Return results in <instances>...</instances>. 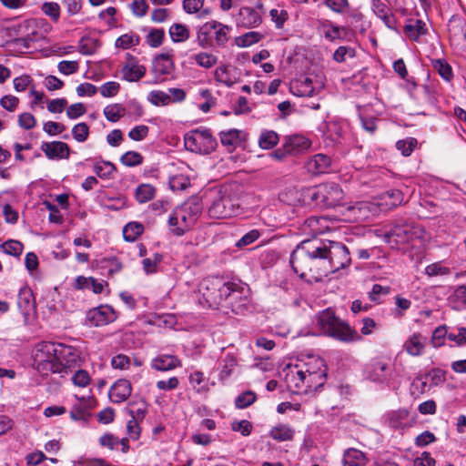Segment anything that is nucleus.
Wrapping results in <instances>:
<instances>
[{
  "label": "nucleus",
  "mask_w": 466,
  "mask_h": 466,
  "mask_svg": "<svg viewBox=\"0 0 466 466\" xmlns=\"http://www.w3.org/2000/svg\"><path fill=\"white\" fill-rule=\"evenodd\" d=\"M350 260L344 244L316 238L301 241L290 257L294 271L302 279L309 277L315 281L348 267Z\"/></svg>",
  "instance_id": "f257e3e1"
},
{
  "label": "nucleus",
  "mask_w": 466,
  "mask_h": 466,
  "mask_svg": "<svg viewBox=\"0 0 466 466\" xmlns=\"http://www.w3.org/2000/svg\"><path fill=\"white\" fill-rule=\"evenodd\" d=\"M80 361V352L72 346L43 341L34 351V366L43 376L50 373L66 374Z\"/></svg>",
  "instance_id": "f03ea898"
},
{
  "label": "nucleus",
  "mask_w": 466,
  "mask_h": 466,
  "mask_svg": "<svg viewBox=\"0 0 466 466\" xmlns=\"http://www.w3.org/2000/svg\"><path fill=\"white\" fill-rule=\"evenodd\" d=\"M317 324L323 334L342 342H352L360 339L358 332L338 317L330 309H325L317 316Z\"/></svg>",
  "instance_id": "7ed1b4c3"
},
{
  "label": "nucleus",
  "mask_w": 466,
  "mask_h": 466,
  "mask_svg": "<svg viewBox=\"0 0 466 466\" xmlns=\"http://www.w3.org/2000/svg\"><path fill=\"white\" fill-rule=\"evenodd\" d=\"M202 206L198 198H191L177 207L168 218L171 230L177 236L183 235L198 220Z\"/></svg>",
  "instance_id": "20e7f679"
},
{
  "label": "nucleus",
  "mask_w": 466,
  "mask_h": 466,
  "mask_svg": "<svg viewBox=\"0 0 466 466\" xmlns=\"http://www.w3.org/2000/svg\"><path fill=\"white\" fill-rule=\"evenodd\" d=\"M210 204L208 208L209 217L213 218H227L237 213L238 205L230 196L227 187L213 189L209 192Z\"/></svg>",
  "instance_id": "39448f33"
},
{
  "label": "nucleus",
  "mask_w": 466,
  "mask_h": 466,
  "mask_svg": "<svg viewBox=\"0 0 466 466\" xmlns=\"http://www.w3.org/2000/svg\"><path fill=\"white\" fill-rule=\"evenodd\" d=\"M184 144L187 150L199 154H209L215 150L217 140L208 129H195L184 137Z\"/></svg>",
  "instance_id": "423d86ee"
},
{
  "label": "nucleus",
  "mask_w": 466,
  "mask_h": 466,
  "mask_svg": "<svg viewBox=\"0 0 466 466\" xmlns=\"http://www.w3.org/2000/svg\"><path fill=\"white\" fill-rule=\"evenodd\" d=\"M311 198L326 207H335L343 198V191L334 183H325L318 186L311 195Z\"/></svg>",
  "instance_id": "0eeeda50"
},
{
  "label": "nucleus",
  "mask_w": 466,
  "mask_h": 466,
  "mask_svg": "<svg viewBox=\"0 0 466 466\" xmlns=\"http://www.w3.org/2000/svg\"><path fill=\"white\" fill-rule=\"evenodd\" d=\"M421 230L418 227L410 224L397 225L390 228L385 235L387 242L392 247L411 242L420 237Z\"/></svg>",
  "instance_id": "6e6552de"
},
{
  "label": "nucleus",
  "mask_w": 466,
  "mask_h": 466,
  "mask_svg": "<svg viewBox=\"0 0 466 466\" xmlns=\"http://www.w3.org/2000/svg\"><path fill=\"white\" fill-rule=\"evenodd\" d=\"M116 314L112 307L101 305L86 312V322L89 326L101 327L113 322Z\"/></svg>",
  "instance_id": "1a4fd4ad"
},
{
  "label": "nucleus",
  "mask_w": 466,
  "mask_h": 466,
  "mask_svg": "<svg viewBox=\"0 0 466 466\" xmlns=\"http://www.w3.org/2000/svg\"><path fill=\"white\" fill-rule=\"evenodd\" d=\"M127 64L122 67V78L128 82H137L145 76L147 68L138 63L137 59L130 54H127Z\"/></svg>",
  "instance_id": "9d476101"
},
{
  "label": "nucleus",
  "mask_w": 466,
  "mask_h": 466,
  "mask_svg": "<svg viewBox=\"0 0 466 466\" xmlns=\"http://www.w3.org/2000/svg\"><path fill=\"white\" fill-rule=\"evenodd\" d=\"M316 367L318 370H310L309 369H304L305 380H306V390H317L321 387L326 380V367L324 361L321 359H316Z\"/></svg>",
  "instance_id": "9b49d317"
},
{
  "label": "nucleus",
  "mask_w": 466,
  "mask_h": 466,
  "mask_svg": "<svg viewBox=\"0 0 466 466\" xmlns=\"http://www.w3.org/2000/svg\"><path fill=\"white\" fill-rule=\"evenodd\" d=\"M17 306L27 322L29 317L35 313V301L33 292L28 288H22L18 293Z\"/></svg>",
  "instance_id": "f8f14e48"
},
{
  "label": "nucleus",
  "mask_w": 466,
  "mask_h": 466,
  "mask_svg": "<svg viewBox=\"0 0 466 466\" xmlns=\"http://www.w3.org/2000/svg\"><path fill=\"white\" fill-rule=\"evenodd\" d=\"M96 405L94 398L78 399V403L74 404L70 410V418L74 420H86L89 416V410H93Z\"/></svg>",
  "instance_id": "ddd939ff"
},
{
  "label": "nucleus",
  "mask_w": 466,
  "mask_h": 466,
  "mask_svg": "<svg viewBox=\"0 0 466 466\" xmlns=\"http://www.w3.org/2000/svg\"><path fill=\"white\" fill-rule=\"evenodd\" d=\"M132 386L129 380L120 379L116 380L110 388L109 398L112 402L122 403L130 396Z\"/></svg>",
  "instance_id": "4468645a"
},
{
  "label": "nucleus",
  "mask_w": 466,
  "mask_h": 466,
  "mask_svg": "<svg viewBox=\"0 0 466 466\" xmlns=\"http://www.w3.org/2000/svg\"><path fill=\"white\" fill-rule=\"evenodd\" d=\"M208 28L212 29L216 45L219 47L225 46L229 39L228 35L232 29L231 26L211 20L204 24V29L207 30Z\"/></svg>",
  "instance_id": "2eb2a0df"
},
{
  "label": "nucleus",
  "mask_w": 466,
  "mask_h": 466,
  "mask_svg": "<svg viewBox=\"0 0 466 466\" xmlns=\"http://www.w3.org/2000/svg\"><path fill=\"white\" fill-rule=\"evenodd\" d=\"M310 141L301 135H293L286 137L283 144V150L285 154L297 155L310 147Z\"/></svg>",
  "instance_id": "dca6fc26"
},
{
  "label": "nucleus",
  "mask_w": 466,
  "mask_h": 466,
  "mask_svg": "<svg viewBox=\"0 0 466 466\" xmlns=\"http://www.w3.org/2000/svg\"><path fill=\"white\" fill-rule=\"evenodd\" d=\"M41 149L45 152L46 156L50 158H68L70 155V148L66 143L61 141L44 142Z\"/></svg>",
  "instance_id": "f3484780"
},
{
  "label": "nucleus",
  "mask_w": 466,
  "mask_h": 466,
  "mask_svg": "<svg viewBox=\"0 0 466 466\" xmlns=\"http://www.w3.org/2000/svg\"><path fill=\"white\" fill-rule=\"evenodd\" d=\"M150 366L158 371H168L180 367L181 361L175 355L160 354L152 359Z\"/></svg>",
  "instance_id": "a211bd4d"
},
{
  "label": "nucleus",
  "mask_w": 466,
  "mask_h": 466,
  "mask_svg": "<svg viewBox=\"0 0 466 466\" xmlns=\"http://www.w3.org/2000/svg\"><path fill=\"white\" fill-rule=\"evenodd\" d=\"M427 339L420 333L412 334L403 344L406 352L413 357L423 354Z\"/></svg>",
  "instance_id": "6ab92c4d"
},
{
  "label": "nucleus",
  "mask_w": 466,
  "mask_h": 466,
  "mask_svg": "<svg viewBox=\"0 0 466 466\" xmlns=\"http://www.w3.org/2000/svg\"><path fill=\"white\" fill-rule=\"evenodd\" d=\"M450 37L460 43L466 40V21L460 16H452L448 24Z\"/></svg>",
  "instance_id": "aec40b11"
},
{
  "label": "nucleus",
  "mask_w": 466,
  "mask_h": 466,
  "mask_svg": "<svg viewBox=\"0 0 466 466\" xmlns=\"http://www.w3.org/2000/svg\"><path fill=\"white\" fill-rule=\"evenodd\" d=\"M330 163L329 157L324 154H317L308 160L306 167L312 174H321L328 171Z\"/></svg>",
  "instance_id": "412c9836"
},
{
  "label": "nucleus",
  "mask_w": 466,
  "mask_h": 466,
  "mask_svg": "<svg viewBox=\"0 0 466 466\" xmlns=\"http://www.w3.org/2000/svg\"><path fill=\"white\" fill-rule=\"evenodd\" d=\"M239 23L247 27L252 28L260 25L262 19L259 13L252 7H241L238 13Z\"/></svg>",
  "instance_id": "4be33fe9"
},
{
  "label": "nucleus",
  "mask_w": 466,
  "mask_h": 466,
  "mask_svg": "<svg viewBox=\"0 0 466 466\" xmlns=\"http://www.w3.org/2000/svg\"><path fill=\"white\" fill-rule=\"evenodd\" d=\"M153 72L156 75L166 76L171 74L174 69V63L170 55L160 54L153 61Z\"/></svg>",
  "instance_id": "5701e85b"
},
{
  "label": "nucleus",
  "mask_w": 466,
  "mask_h": 466,
  "mask_svg": "<svg viewBox=\"0 0 466 466\" xmlns=\"http://www.w3.org/2000/svg\"><path fill=\"white\" fill-rule=\"evenodd\" d=\"M328 229V220L323 217H310L303 225V231L308 234L319 235Z\"/></svg>",
  "instance_id": "b1692460"
},
{
  "label": "nucleus",
  "mask_w": 466,
  "mask_h": 466,
  "mask_svg": "<svg viewBox=\"0 0 466 466\" xmlns=\"http://www.w3.org/2000/svg\"><path fill=\"white\" fill-rule=\"evenodd\" d=\"M218 279H204L200 284L199 291L208 307H218V303L214 302L211 297L218 295Z\"/></svg>",
  "instance_id": "393cba45"
},
{
  "label": "nucleus",
  "mask_w": 466,
  "mask_h": 466,
  "mask_svg": "<svg viewBox=\"0 0 466 466\" xmlns=\"http://www.w3.org/2000/svg\"><path fill=\"white\" fill-rule=\"evenodd\" d=\"M305 374L306 372H304L303 368L299 369L296 366L295 368L290 369L286 376L289 387H293L297 390H300L303 387L306 388Z\"/></svg>",
  "instance_id": "a878e982"
},
{
  "label": "nucleus",
  "mask_w": 466,
  "mask_h": 466,
  "mask_svg": "<svg viewBox=\"0 0 466 466\" xmlns=\"http://www.w3.org/2000/svg\"><path fill=\"white\" fill-rule=\"evenodd\" d=\"M106 285L105 281H96L94 278L77 277L76 279V287L80 289H90L95 294L102 293L104 287Z\"/></svg>",
  "instance_id": "bb28decb"
},
{
  "label": "nucleus",
  "mask_w": 466,
  "mask_h": 466,
  "mask_svg": "<svg viewBox=\"0 0 466 466\" xmlns=\"http://www.w3.org/2000/svg\"><path fill=\"white\" fill-rule=\"evenodd\" d=\"M218 295L211 297L214 302L218 303V306L226 307L228 306V299L231 294L232 289H234L233 282H222L218 279Z\"/></svg>",
  "instance_id": "cd10ccee"
},
{
  "label": "nucleus",
  "mask_w": 466,
  "mask_h": 466,
  "mask_svg": "<svg viewBox=\"0 0 466 466\" xmlns=\"http://www.w3.org/2000/svg\"><path fill=\"white\" fill-rule=\"evenodd\" d=\"M390 366L388 363L383 361H377L370 367V370L368 372V378L373 381L381 382L389 376Z\"/></svg>",
  "instance_id": "c85d7f7f"
},
{
  "label": "nucleus",
  "mask_w": 466,
  "mask_h": 466,
  "mask_svg": "<svg viewBox=\"0 0 466 466\" xmlns=\"http://www.w3.org/2000/svg\"><path fill=\"white\" fill-rule=\"evenodd\" d=\"M344 466H365L367 460L365 454L356 449H348L343 455Z\"/></svg>",
  "instance_id": "c756f323"
},
{
  "label": "nucleus",
  "mask_w": 466,
  "mask_h": 466,
  "mask_svg": "<svg viewBox=\"0 0 466 466\" xmlns=\"http://www.w3.org/2000/svg\"><path fill=\"white\" fill-rule=\"evenodd\" d=\"M191 58L195 63L205 69H210L218 64V58L212 53L209 52H198L194 54Z\"/></svg>",
  "instance_id": "7c9ffc66"
},
{
  "label": "nucleus",
  "mask_w": 466,
  "mask_h": 466,
  "mask_svg": "<svg viewBox=\"0 0 466 466\" xmlns=\"http://www.w3.org/2000/svg\"><path fill=\"white\" fill-rule=\"evenodd\" d=\"M426 25L421 20L410 21L404 27L405 35L411 40H418V38L426 33Z\"/></svg>",
  "instance_id": "2f4dec72"
},
{
  "label": "nucleus",
  "mask_w": 466,
  "mask_h": 466,
  "mask_svg": "<svg viewBox=\"0 0 466 466\" xmlns=\"http://www.w3.org/2000/svg\"><path fill=\"white\" fill-rule=\"evenodd\" d=\"M270 436L278 441H286L293 439L294 430L287 424H278L270 431Z\"/></svg>",
  "instance_id": "473e14b6"
},
{
  "label": "nucleus",
  "mask_w": 466,
  "mask_h": 466,
  "mask_svg": "<svg viewBox=\"0 0 466 466\" xmlns=\"http://www.w3.org/2000/svg\"><path fill=\"white\" fill-rule=\"evenodd\" d=\"M169 35L173 42L183 43L186 42L189 36V29L182 24H174L169 28Z\"/></svg>",
  "instance_id": "72a5a7b5"
},
{
  "label": "nucleus",
  "mask_w": 466,
  "mask_h": 466,
  "mask_svg": "<svg viewBox=\"0 0 466 466\" xmlns=\"http://www.w3.org/2000/svg\"><path fill=\"white\" fill-rule=\"evenodd\" d=\"M139 43H140L139 36L137 34L130 32V33L124 34V35H120L119 37H117L115 42V46L116 48L128 49V48L138 46Z\"/></svg>",
  "instance_id": "f704fd0d"
},
{
  "label": "nucleus",
  "mask_w": 466,
  "mask_h": 466,
  "mask_svg": "<svg viewBox=\"0 0 466 466\" xmlns=\"http://www.w3.org/2000/svg\"><path fill=\"white\" fill-rule=\"evenodd\" d=\"M100 47V43L97 39L85 36L79 41L78 51L85 56L95 54Z\"/></svg>",
  "instance_id": "c9c22d12"
},
{
  "label": "nucleus",
  "mask_w": 466,
  "mask_h": 466,
  "mask_svg": "<svg viewBox=\"0 0 466 466\" xmlns=\"http://www.w3.org/2000/svg\"><path fill=\"white\" fill-rule=\"evenodd\" d=\"M262 38V35L256 31L248 32L235 38V45L238 47H248L258 43Z\"/></svg>",
  "instance_id": "e433bc0d"
},
{
  "label": "nucleus",
  "mask_w": 466,
  "mask_h": 466,
  "mask_svg": "<svg viewBox=\"0 0 466 466\" xmlns=\"http://www.w3.org/2000/svg\"><path fill=\"white\" fill-rule=\"evenodd\" d=\"M291 89L299 96H311L314 94V87L311 79L306 77L303 80L297 81L291 86Z\"/></svg>",
  "instance_id": "4c0bfd02"
},
{
  "label": "nucleus",
  "mask_w": 466,
  "mask_h": 466,
  "mask_svg": "<svg viewBox=\"0 0 466 466\" xmlns=\"http://www.w3.org/2000/svg\"><path fill=\"white\" fill-rule=\"evenodd\" d=\"M431 66L439 73V75L446 81H451L453 77L452 68L444 59L431 60Z\"/></svg>",
  "instance_id": "58836bf2"
},
{
  "label": "nucleus",
  "mask_w": 466,
  "mask_h": 466,
  "mask_svg": "<svg viewBox=\"0 0 466 466\" xmlns=\"http://www.w3.org/2000/svg\"><path fill=\"white\" fill-rule=\"evenodd\" d=\"M324 135L332 142H337L343 134V127L339 122L329 121L325 124Z\"/></svg>",
  "instance_id": "ea45409f"
},
{
  "label": "nucleus",
  "mask_w": 466,
  "mask_h": 466,
  "mask_svg": "<svg viewBox=\"0 0 466 466\" xmlns=\"http://www.w3.org/2000/svg\"><path fill=\"white\" fill-rule=\"evenodd\" d=\"M147 100L156 106H164L171 103L170 95L162 90H153L149 92Z\"/></svg>",
  "instance_id": "a19ab883"
},
{
  "label": "nucleus",
  "mask_w": 466,
  "mask_h": 466,
  "mask_svg": "<svg viewBox=\"0 0 466 466\" xmlns=\"http://www.w3.org/2000/svg\"><path fill=\"white\" fill-rule=\"evenodd\" d=\"M155 187L149 184H142L137 187L136 198L139 203H146L153 199Z\"/></svg>",
  "instance_id": "79ce46f5"
},
{
  "label": "nucleus",
  "mask_w": 466,
  "mask_h": 466,
  "mask_svg": "<svg viewBox=\"0 0 466 466\" xmlns=\"http://www.w3.org/2000/svg\"><path fill=\"white\" fill-rule=\"evenodd\" d=\"M126 109L119 104H113L104 108V115L110 122H117L124 115Z\"/></svg>",
  "instance_id": "37998d69"
},
{
  "label": "nucleus",
  "mask_w": 466,
  "mask_h": 466,
  "mask_svg": "<svg viewBox=\"0 0 466 466\" xmlns=\"http://www.w3.org/2000/svg\"><path fill=\"white\" fill-rule=\"evenodd\" d=\"M144 227L137 222H131L125 226L123 229V237L127 241H134L143 233Z\"/></svg>",
  "instance_id": "c03bdc74"
},
{
  "label": "nucleus",
  "mask_w": 466,
  "mask_h": 466,
  "mask_svg": "<svg viewBox=\"0 0 466 466\" xmlns=\"http://www.w3.org/2000/svg\"><path fill=\"white\" fill-rule=\"evenodd\" d=\"M240 132L237 129L228 130L220 133V141L223 146L230 148L235 147L240 143Z\"/></svg>",
  "instance_id": "a18cd8bd"
},
{
  "label": "nucleus",
  "mask_w": 466,
  "mask_h": 466,
  "mask_svg": "<svg viewBox=\"0 0 466 466\" xmlns=\"http://www.w3.org/2000/svg\"><path fill=\"white\" fill-rule=\"evenodd\" d=\"M237 365V360L236 358L231 354H227L225 358L222 360L220 372H219V379L220 380H224L228 379L231 373L235 366Z\"/></svg>",
  "instance_id": "49530a36"
},
{
  "label": "nucleus",
  "mask_w": 466,
  "mask_h": 466,
  "mask_svg": "<svg viewBox=\"0 0 466 466\" xmlns=\"http://www.w3.org/2000/svg\"><path fill=\"white\" fill-rule=\"evenodd\" d=\"M279 142V135L274 131H264L261 133L258 144L263 149H270Z\"/></svg>",
  "instance_id": "de8ad7c7"
},
{
  "label": "nucleus",
  "mask_w": 466,
  "mask_h": 466,
  "mask_svg": "<svg viewBox=\"0 0 466 466\" xmlns=\"http://www.w3.org/2000/svg\"><path fill=\"white\" fill-rule=\"evenodd\" d=\"M206 378L201 371H195L189 376V383L198 392H207L208 390V386L204 383Z\"/></svg>",
  "instance_id": "09e8293b"
},
{
  "label": "nucleus",
  "mask_w": 466,
  "mask_h": 466,
  "mask_svg": "<svg viewBox=\"0 0 466 466\" xmlns=\"http://www.w3.org/2000/svg\"><path fill=\"white\" fill-rule=\"evenodd\" d=\"M94 171L99 177L106 178L116 171V167L109 161H101L94 165Z\"/></svg>",
  "instance_id": "8fccbe9b"
},
{
  "label": "nucleus",
  "mask_w": 466,
  "mask_h": 466,
  "mask_svg": "<svg viewBox=\"0 0 466 466\" xmlns=\"http://www.w3.org/2000/svg\"><path fill=\"white\" fill-rule=\"evenodd\" d=\"M1 249L11 256L18 257L22 254L24 247L23 244L17 240H7L0 245Z\"/></svg>",
  "instance_id": "3c124183"
},
{
  "label": "nucleus",
  "mask_w": 466,
  "mask_h": 466,
  "mask_svg": "<svg viewBox=\"0 0 466 466\" xmlns=\"http://www.w3.org/2000/svg\"><path fill=\"white\" fill-rule=\"evenodd\" d=\"M429 375H431V373L420 375L414 379L410 388L412 394H422L430 389L427 380Z\"/></svg>",
  "instance_id": "603ef678"
},
{
  "label": "nucleus",
  "mask_w": 466,
  "mask_h": 466,
  "mask_svg": "<svg viewBox=\"0 0 466 466\" xmlns=\"http://www.w3.org/2000/svg\"><path fill=\"white\" fill-rule=\"evenodd\" d=\"M344 28L333 25H323L320 32L329 41H334L342 37Z\"/></svg>",
  "instance_id": "864d4df0"
},
{
  "label": "nucleus",
  "mask_w": 466,
  "mask_h": 466,
  "mask_svg": "<svg viewBox=\"0 0 466 466\" xmlns=\"http://www.w3.org/2000/svg\"><path fill=\"white\" fill-rule=\"evenodd\" d=\"M121 163L126 167H136L143 162V157L137 151H127L120 157Z\"/></svg>",
  "instance_id": "5fc2aeb1"
},
{
  "label": "nucleus",
  "mask_w": 466,
  "mask_h": 466,
  "mask_svg": "<svg viewBox=\"0 0 466 466\" xmlns=\"http://www.w3.org/2000/svg\"><path fill=\"white\" fill-rule=\"evenodd\" d=\"M418 142L417 139L414 137H407L402 140H399L396 143V147L399 151L401 152V154L405 157L410 156L414 148L416 147Z\"/></svg>",
  "instance_id": "6e6d98bb"
},
{
  "label": "nucleus",
  "mask_w": 466,
  "mask_h": 466,
  "mask_svg": "<svg viewBox=\"0 0 466 466\" xmlns=\"http://www.w3.org/2000/svg\"><path fill=\"white\" fill-rule=\"evenodd\" d=\"M41 10L49 16L54 22H57L60 17V6L56 2H46L42 5Z\"/></svg>",
  "instance_id": "4d7b16f0"
},
{
  "label": "nucleus",
  "mask_w": 466,
  "mask_h": 466,
  "mask_svg": "<svg viewBox=\"0 0 466 466\" xmlns=\"http://www.w3.org/2000/svg\"><path fill=\"white\" fill-rule=\"evenodd\" d=\"M214 77L218 82H219L228 87L232 86L233 84L235 83L234 80H232L228 75V66H218L215 70Z\"/></svg>",
  "instance_id": "13d9d810"
},
{
  "label": "nucleus",
  "mask_w": 466,
  "mask_h": 466,
  "mask_svg": "<svg viewBox=\"0 0 466 466\" xmlns=\"http://www.w3.org/2000/svg\"><path fill=\"white\" fill-rule=\"evenodd\" d=\"M99 442L103 447H106L110 450L116 449L118 445L121 443L124 447L126 446L127 440H119L117 437L113 434H105L100 437Z\"/></svg>",
  "instance_id": "bf43d9fd"
},
{
  "label": "nucleus",
  "mask_w": 466,
  "mask_h": 466,
  "mask_svg": "<svg viewBox=\"0 0 466 466\" xmlns=\"http://www.w3.org/2000/svg\"><path fill=\"white\" fill-rule=\"evenodd\" d=\"M383 199L386 202V205L390 207H397L401 204L403 201V195L398 189L390 190L384 193Z\"/></svg>",
  "instance_id": "052dcab7"
},
{
  "label": "nucleus",
  "mask_w": 466,
  "mask_h": 466,
  "mask_svg": "<svg viewBox=\"0 0 466 466\" xmlns=\"http://www.w3.org/2000/svg\"><path fill=\"white\" fill-rule=\"evenodd\" d=\"M256 400V394L253 391L248 390L238 395L235 400V404L238 409H245L254 403Z\"/></svg>",
  "instance_id": "680f3d73"
},
{
  "label": "nucleus",
  "mask_w": 466,
  "mask_h": 466,
  "mask_svg": "<svg viewBox=\"0 0 466 466\" xmlns=\"http://www.w3.org/2000/svg\"><path fill=\"white\" fill-rule=\"evenodd\" d=\"M72 135L77 142H84L88 137L89 127L84 122L78 123L76 126H74L72 129Z\"/></svg>",
  "instance_id": "e2e57ef3"
},
{
  "label": "nucleus",
  "mask_w": 466,
  "mask_h": 466,
  "mask_svg": "<svg viewBox=\"0 0 466 466\" xmlns=\"http://www.w3.org/2000/svg\"><path fill=\"white\" fill-rule=\"evenodd\" d=\"M164 35L163 29H153L147 35L146 42L151 47H158L163 42Z\"/></svg>",
  "instance_id": "0e129e2a"
},
{
  "label": "nucleus",
  "mask_w": 466,
  "mask_h": 466,
  "mask_svg": "<svg viewBox=\"0 0 466 466\" xmlns=\"http://www.w3.org/2000/svg\"><path fill=\"white\" fill-rule=\"evenodd\" d=\"M162 260V255L155 253L153 258H147L142 261L143 268L147 274L155 273L157 271V265Z\"/></svg>",
  "instance_id": "69168bd1"
},
{
  "label": "nucleus",
  "mask_w": 466,
  "mask_h": 466,
  "mask_svg": "<svg viewBox=\"0 0 466 466\" xmlns=\"http://www.w3.org/2000/svg\"><path fill=\"white\" fill-rule=\"evenodd\" d=\"M72 381L76 386L85 388L89 385L91 379L86 370H78L73 375Z\"/></svg>",
  "instance_id": "338daca9"
},
{
  "label": "nucleus",
  "mask_w": 466,
  "mask_h": 466,
  "mask_svg": "<svg viewBox=\"0 0 466 466\" xmlns=\"http://www.w3.org/2000/svg\"><path fill=\"white\" fill-rule=\"evenodd\" d=\"M120 89V85L115 81H109L100 86V94L104 97L115 96Z\"/></svg>",
  "instance_id": "774afa93"
}]
</instances>
